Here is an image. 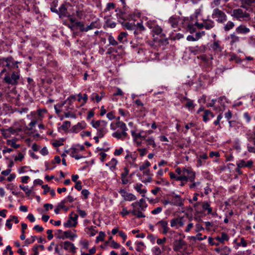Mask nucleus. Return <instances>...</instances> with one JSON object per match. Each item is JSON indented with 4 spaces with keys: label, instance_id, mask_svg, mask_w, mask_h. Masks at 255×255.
<instances>
[{
    "label": "nucleus",
    "instance_id": "393cba45",
    "mask_svg": "<svg viewBox=\"0 0 255 255\" xmlns=\"http://www.w3.org/2000/svg\"><path fill=\"white\" fill-rule=\"evenodd\" d=\"M214 251L220 255H230L231 253V249L227 246L216 248Z\"/></svg>",
    "mask_w": 255,
    "mask_h": 255
},
{
    "label": "nucleus",
    "instance_id": "a18cd8bd",
    "mask_svg": "<svg viewBox=\"0 0 255 255\" xmlns=\"http://www.w3.org/2000/svg\"><path fill=\"white\" fill-rule=\"evenodd\" d=\"M235 26L234 23L232 21H228L223 26V29L225 31H229Z\"/></svg>",
    "mask_w": 255,
    "mask_h": 255
},
{
    "label": "nucleus",
    "instance_id": "09e8293b",
    "mask_svg": "<svg viewBox=\"0 0 255 255\" xmlns=\"http://www.w3.org/2000/svg\"><path fill=\"white\" fill-rule=\"evenodd\" d=\"M90 99L92 101L95 100L97 103H99L102 100L101 97L96 93H93L90 96Z\"/></svg>",
    "mask_w": 255,
    "mask_h": 255
},
{
    "label": "nucleus",
    "instance_id": "72a5a7b5",
    "mask_svg": "<svg viewBox=\"0 0 255 255\" xmlns=\"http://www.w3.org/2000/svg\"><path fill=\"white\" fill-rule=\"evenodd\" d=\"M134 189L140 194H142L143 196L146 193L145 188H143V185L141 183H137L134 185Z\"/></svg>",
    "mask_w": 255,
    "mask_h": 255
},
{
    "label": "nucleus",
    "instance_id": "338daca9",
    "mask_svg": "<svg viewBox=\"0 0 255 255\" xmlns=\"http://www.w3.org/2000/svg\"><path fill=\"white\" fill-rule=\"evenodd\" d=\"M158 179L159 180L156 181V183L157 184H161L163 185H168L169 184V183L163 178H160L159 177Z\"/></svg>",
    "mask_w": 255,
    "mask_h": 255
},
{
    "label": "nucleus",
    "instance_id": "aec40b11",
    "mask_svg": "<svg viewBox=\"0 0 255 255\" xmlns=\"http://www.w3.org/2000/svg\"><path fill=\"white\" fill-rule=\"evenodd\" d=\"M185 221L183 217L173 218L170 221L171 227H175L176 229L183 227Z\"/></svg>",
    "mask_w": 255,
    "mask_h": 255
},
{
    "label": "nucleus",
    "instance_id": "39448f33",
    "mask_svg": "<svg viewBox=\"0 0 255 255\" xmlns=\"http://www.w3.org/2000/svg\"><path fill=\"white\" fill-rule=\"evenodd\" d=\"M72 22V25L76 28H78L81 32H87L94 28H98L99 23L97 21H93L90 24L87 26H85L83 22L80 21L78 20H73L71 19Z\"/></svg>",
    "mask_w": 255,
    "mask_h": 255
},
{
    "label": "nucleus",
    "instance_id": "680f3d73",
    "mask_svg": "<svg viewBox=\"0 0 255 255\" xmlns=\"http://www.w3.org/2000/svg\"><path fill=\"white\" fill-rule=\"evenodd\" d=\"M211 192H212L211 189L208 186H207L206 187H205L204 188V192H201L200 193V196H201V197H203L205 195H208Z\"/></svg>",
    "mask_w": 255,
    "mask_h": 255
},
{
    "label": "nucleus",
    "instance_id": "a19ab883",
    "mask_svg": "<svg viewBox=\"0 0 255 255\" xmlns=\"http://www.w3.org/2000/svg\"><path fill=\"white\" fill-rule=\"evenodd\" d=\"M128 34L126 32H121L118 36V41L122 43L127 41V36Z\"/></svg>",
    "mask_w": 255,
    "mask_h": 255
},
{
    "label": "nucleus",
    "instance_id": "4c0bfd02",
    "mask_svg": "<svg viewBox=\"0 0 255 255\" xmlns=\"http://www.w3.org/2000/svg\"><path fill=\"white\" fill-rule=\"evenodd\" d=\"M17 139L15 138L11 139H7L6 140V144L12 147L13 148L16 149L20 147V145L16 144Z\"/></svg>",
    "mask_w": 255,
    "mask_h": 255
},
{
    "label": "nucleus",
    "instance_id": "6e6552de",
    "mask_svg": "<svg viewBox=\"0 0 255 255\" xmlns=\"http://www.w3.org/2000/svg\"><path fill=\"white\" fill-rule=\"evenodd\" d=\"M54 237L57 244L55 251L58 254L62 253L63 252L62 240L64 239V231L62 230H57L55 232Z\"/></svg>",
    "mask_w": 255,
    "mask_h": 255
},
{
    "label": "nucleus",
    "instance_id": "ea45409f",
    "mask_svg": "<svg viewBox=\"0 0 255 255\" xmlns=\"http://www.w3.org/2000/svg\"><path fill=\"white\" fill-rule=\"evenodd\" d=\"M75 231H72L68 230L65 231V238H68L70 240L73 241L77 237V235L75 233Z\"/></svg>",
    "mask_w": 255,
    "mask_h": 255
},
{
    "label": "nucleus",
    "instance_id": "473e14b6",
    "mask_svg": "<svg viewBox=\"0 0 255 255\" xmlns=\"http://www.w3.org/2000/svg\"><path fill=\"white\" fill-rule=\"evenodd\" d=\"M203 22V26L207 30L211 29L215 26V22L211 19H204Z\"/></svg>",
    "mask_w": 255,
    "mask_h": 255
},
{
    "label": "nucleus",
    "instance_id": "bf43d9fd",
    "mask_svg": "<svg viewBox=\"0 0 255 255\" xmlns=\"http://www.w3.org/2000/svg\"><path fill=\"white\" fill-rule=\"evenodd\" d=\"M99 158L102 162H104L106 160L108 154L105 152H100L98 154Z\"/></svg>",
    "mask_w": 255,
    "mask_h": 255
},
{
    "label": "nucleus",
    "instance_id": "603ef678",
    "mask_svg": "<svg viewBox=\"0 0 255 255\" xmlns=\"http://www.w3.org/2000/svg\"><path fill=\"white\" fill-rule=\"evenodd\" d=\"M143 174L147 176V179L144 181V182H150L152 180L151 174L149 169H146L143 171Z\"/></svg>",
    "mask_w": 255,
    "mask_h": 255
},
{
    "label": "nucleus",
    "instance_id": "6ab92c4d",
    "mask_svg": "<svg viewBox=\"0 0 255 255\" xmlns=\"http://www.w3.org/2000/svg\"><path fill=\"white\" fill-rule=\"evenodd\" d=\"M110 128L112 130H116L117 128H120L122 130L128 131V128L125 123L121 121H116L112 122L110 125Z\"/></svg>",
    "mask_w": 255,
    "mask_h": 255
},
{
    "label": "nucleus",
    "instance_id": "f704fd0d",
    "mask_svg": "<svg viewBox=\"0 0 255 255\" xmlns=\"http://www.w3.org/2000/svg\"><path fill=\"white\" fill-rule=\"evenodd\" d=\"M76 98L78 101L81 103L82 105H84L87 103L88 100V96L86 94L82 95V94L79 93L76 96Z\"/></svg>",
    "mask_w": 255,
    "mask_h": 255
},
{
    "label": "nucleus",
    "instance_id": "e433bc0d",
    "mask_svg": "<svg viewBox=\"0 0 255 255\" xmlns=\"http://www.w3.org/2000/svg\"><path fill=\"white\" fill-rule=\"evenodd\" d=\"M65 250L69 251L73 253H76V248L74 244L69 242L65 241Z\"/></svg>",
    "mask_w": 255,
    "mask_h": 255
},
{
    "label": "nucleus",
    "instance_id": "864d4df0",
    "mask_svg": "<svg viewBox=\"0 0 255 255\" xmlns=\"http://www.w3.org/2000/svg\"><path fill=\"white\" fill-rule=\"evenodd\" d=\"M122 210L120 212V214L123 217H125L128 215L129 213H131V211L127 210V207L124 206H122Z\"/></svg>",
    "mask_w": 255,
    "mask_h": 255
},
{
    "label": "nucleus",
    "instance_id": "0eeeda50",
    "mask_svg": "<svg viewBox=\"0 0 255 255\" xmlns=\"http://www.w3.org/2000/svg\"><path fill=\"white\" fill-rule=\"evenodd\" d=\"M212 17L219 23H224L227 20V15L225 12L219 8L213 10Z\"/></svg>",
    "mask_w": 255,
    "mask_h": 255
},
{
    "label": "nucleus",
    "instance_id": "a878e982",
    "mask_svg": "<svg viewBox=\"0 0 255 255\" xmlns=\"http://www.w3.org/2000/svg\"><path fill=\"white\" fill-rule=\"evenodd\" d=\"M201 204L203 210L206 212L208 215H213V208L211 207L210 202L204 201L198 203L196 204Z\"/></svg>",
    "mask_w": 255,
    "mask_h": 255
},
{
    "label": "nucleus",
    "instance_id": "7c9ffc66",
    "mask_svg": "<svg viewBox=\"0 0 255 255\" xmlns=\"http://www.w3.org/2000/svg\"><path fill=\"white\" fill-rule=\"evenodd\" d=\"M228 39H229L230 44L232 46H236L237 44L240 41V37L235 33L231 34Z\"/></svg>",
    "mask_w": 255,
    "mask_h": 255
},
{
    "label": "nucleus",
    "instance_id": "8fccbe9b",
    "mask_svg": "<svg viewBox=\"0 0 255 255\" xmlns=\"http://www.w3.org/2000/svg\"><path fill=\"white\" fill-rule=\"evenodd\" d=\"M77 100L76 95H71L70 96L66 101H65V104L69 105L71 106L72 104L76 101Z\"/></svg>",
    "mask_w": 255,
    "mask_h": 255
},
{
    "label": "nucleus",
    "instance_id": "4be33fe9",
    "mask_svg": "<svg viewBox=\"0 0 255 255\" xmlns=\"http://www.w3.org/2000/svg\"><path fill=\"white\" fill-rule=\"evenodd\" d=\"M130 132L133 141L136 143L137 145H141V141H140V139L141 137V133H144L145 131L143 130H140L139 132H137L135 130H132Z\"/></svg>",
    "mask_w": 255,
    "mask_h": 255
},
{
    "label": "nucleus",
    "instance_id": "0e129e2a",
    "mask_svg": "<svg viewBox=\"0 0 255 255\" xmlns=\"http://www.w3.org/2000/svg\"><path fill=\"white\" fill-rule=\"evenodd\" d=\"M115 8V4L113 2H109L107 4L106 7L105 9V11H109L113 10Z\"/></svg>",
    "mask_w": 255,
    "mask_h": 255
},
{
    "label": "nucleus",
    "instance_id": "f257e3e1",
    "mask_svg": "<svg viewBox=\"0 0 255 255\" xmlns=\"http://www.w3.org/2000/svg\"><path fill=\"white\" fill-rule=\"evenodd\" d=\"M171 179L193 182L195 180L196 173L191 167H177L175 169V173L170 172L169 173Z\"/></svg>",
    "mask_w": 255,
    "mask_h": 255
},
{
    "label": "nucleus",
    "instance_id": "7ed1b4c3",
    "mask_svg": "<svg viewBox=\"0 0 255 255\" xmlns=\"http://www.w3.org/2000/svg\"><path fill=\"white\" fill-rule=\"evenodd\" d=\"M131 206L132 208L131 211V214L132 215L137 218L145 217V215L142 212L145 211L147 205L144 199H140L139 201L132 203Z\"/></svg>",
    "mask_w": 255,
    "mask_h": 255
},
{
    "label": "nucleus",
    "instance_id": "423d86ee",
    "mask_svg": "<svg viewBox=\"0 0 255 255\" xmlns=\"http://www.w3.org/2000/svg\"><path fill=\"white\" fill-rule=\"evenodd\" d=\"M173 249L174 251L183 255L189 254L187 251V245L182 239L176 240L173 244Z\"/></svg>",
    "mask_w": 255,
    "mask_h": 255
},
{
    "label": "nucleus",
    "instance_id": "b1692460",
    "mask_svg": "<svg viewBox=\"0 0 255 255\" xmlns=\"http://www.w3.org/2000/svg\"><path fill=\"white\" fill-rule=\"evenodd\" d=\"M119 161L116 158H112L110 161L107 162L105 165L108 167L112 172H115L117 169V165Z\"/></svg>",
    "mask_w": 255,
    "mask_h": 255
},
{
    "label": "nucleus",
    "instance_id": "3c124183",
    "mask_svg": "<svg viewBox=\"0 0 255 255\" xmlns=\"http://www.w3.org/2000/svg\"><path fill=\"white\" fill-rule=\"evenodd\" d=\"M86 126V124L85 122L79 123L74 127V130L77 132L80 129L84 128Z\"/></svg>",
    "mask_w": 255,
    "mask_h": 255
},
{
    "label": "nucleus",
    "instance_id": "ddd939ff",
    "mask_svg": "<svg viewBox=\"0 0 255 255\" xmlns=\"http://www.w3.org/2000/svg\"><path fill=\"white\" fill-rule=\"evenodd\" d=\"M146 26L150 29L153 34L158 35L160 37H165V34L162 32V29L160 26L157 25L155 22L150 20L146 23Z\"/></svg>",
    "mask_w": 255,
    "mask_h": 255
},
{
    "label": "nucleus",
    "instance_id": "f03ea898",
    "mask_svg": "<svg viewBox=\"0 0 255 255\" xmlns=\"http://www.w3.org/2000/svg\"><path fill=\"white\" fill-rule=\"evenodd\" d=\"M140 12L135 11L133 13L129 15V18L133 20V21H125L123 23V26L127 29L134 30L133 33L135 36H137L139 33L143 32L145 30V27L143 25L142 22H137L136 24L134 23L136 18L140 17Z\"/></svg>",
    "mask_w": 255,
    "mask_h": 255
},
{
    "label": "nucleus",
    "instance_id": "cd10ccee",
    "mask_svg": "<svg viewBox=\"0 0 255 255\" xmlns=\"http://www.w3.org/2000/svg\"><path fill=\"white\" fill-rule=\"evenodd\" d=\"M128 136L127 131L122 130V131H116L112 133V136L117 139L124 140Z\"/></svg>",
    "mask_w": 255,
    "mask_h": 255
},
{
    "label": "nucleus",
    "instance_id": "5fc2aeb1",
    "mask_svg": "<svg viewBox=\"0 0 255 255\" xmlns=\"http://www.w3.org/2000/svg\"><path fill=\"white\" fill-rule=\"evenodd\" d=\"M1 134L4 138H9L11 136V134L8 128L7 129H1L0 130Z\"/></svg>",
    "mask_w": 255,
    "mask_h": 255
},
{
    "label": "nucleus",
    "instance_id": "58836bf2",
    "mask_svg": "<svg viewBox=\"0 0 255 255\" xmlns=\"http://www.w3.org/2000/svg\"><path fill=\"white\" fill-rule=\"evenodd\" d=\"M171 205H176L181 206L183 205L182 200L179 196H175L173 198L171 199Z\"/></svg>",
    "mask_w": 255,
    "mask_h": 255
},
{
    "label": "nucleus",
    "instance_id": "f3484780",
    "mask_svg": "<svg viewBox=\"0 0 255 255\" xmlns=\"http://www.w3.org/2000/svg\"><path fill=\"white\" fill-rule=\"evenodd\" d=\"M207 46L209 50L215 53L221 52L223 49L221 45V42L219 40H215L212 43H208Z\"/></svg>",
    "mask_w": 255,
    "mask_h": 255
},
{
    "label": "nucleus",
    "instance_id": "c9c22d12",
    "mask_svg": "<svg viewBox=\"0 0 255 255\" xmlns=\"http://www.w3.org/2000/svg\"><path fill=\"white\" fill-rule=\"evenodd\" d=\"M236 31L239 34H246L250 32V29L245 25H241L236 28Z\"/></svg>",
    "mask_w": 255,
    "mask_h": 255
},
{
    "label": "nucleus",
    "instance_id": "dca6fc26",
    "mask_svg": "<svg viewBox=\"0 0 255 255\" xmlns=\"http://www.w3.org/2000/svg\"><path fill=\"white\" fill-rule=\"evenodd\" d=\"M118 192L125 201L131 202L136 199V197L134 194L127 192L124 189H120Z\"/></svg>",
    "mask_w": 255,
    "mask_h": 255
},
{
    "label": "nucleus",
    "instance_id": "2f4dec72",
    "mask_svg": "<svg viewBox=\"0 0 255 255\" xmlns=\"http://www.w3.org/2000/svg\"><path fill=\"white\" fill-rule=\"evenodd\" d=\"M51 10L52 12L58 13L59 17L62 18L64 16V3L60 5V6L59 7V10L56 8V6H54L51 7Z\"/></svg>",
    "mask_w": 255,
    "mask_h": 255
},
{
    "label": "nucleus",
    "instance_id": "13d9d810",
    "mask_svg": "<svg viewBox=\"0 0 255 255\" xmlns=\"http://www.w3.org/2000/svg\"><path fill=\"white\" fill-rule=\"evenodd\" d=\"M152 253L154 255H161L162 251L159 247L155 246L152 249Z\"/></svg>",
    "mask_w": 255,
    "mask_h": 255
},
{
    "label": "nucleus",
    "instance_id": "c756f323",
    "mask_svg": "<svg viewBox=\"0 0 255 255\" xmlns=\"http://www.w3.org/2000/svg\"><path fill=\"white\" fill-rule=\"evenodd\" d=\"M183 103L184 101H186L185 107L188 109L189 111H192L195 107V104H194V101L186 97H183L181 100Z\"/></svg>",
    "mask_w": 255,
    "mask_h": 255
},
{
    "label": "nucleus",
    "instance_id": "6e6d98bb",
    "mask_svg": "<svg viewBox=\"0 0 255 255\" xmlns=\"http://www.w3.org/2000/svg\"><path fill=\"white\" fill-rule=\"evenodd\" d=\"M64 209V200L61 201V202L58 205L56 208L54 209V212L56 214H58L60 211Z\"/></svg>",
    "mask_w": 255,
    "mask_h": 255
},
{
    "label": "nucleus",
    "instance_id": "412c9836",
    "mask_svg": "<svg viewBox=\"0 0 255 255\" xmlns=\"http://www.w3.org/2000/svg\"><path fill=\"white\" fill-rule=\"evenodd\" d=\"M254 162L252 160L246 161L244 159H240L237 161L236 165L239 168H251L253 167Z\"/></svg>",
    "mask_w": 255,
    "mask_h": 255
},
{
    "label": "nucleus",
    "instance_id": "4d7b16f0",
    "mask_svg": "<svg viewBox=\"0 0 255 255\" xmlns=\"http://www.w3.org/2000/svg\"><path fill=\"white\" fill-rule=\"evenodd\" d=\"M89 2L93 6H95L97 7H99L101 6V0H89Z\"/></svg>",
    "mask_w": 255,
    "mask_h": 255
},
{
    "label": "nucleus",
    "instance_id": "49530a36",
    "mask_svg": "<svg viewBox=\"0 0 255 255\" xmlns=\"http://www.w3.org/2000/svg\"><path fill=\"white\" fill-rule=\"evenodd\" d=\"M136 251L138 252H142L144 249V244L142 242L136 243Z\"/></svg>",
    "mask_w": 255,
    "mask_h": 255
},
{
    "label": "nucleus",
    "instance_id": "1a4fd4ad",
    "mask_svg": "<svg viewBox=\"0 0 255 255\" xmlns=\"http://www.w3.org/2000/svg\"><path fill=\"white\" fill-rule=\"evenodd\" d=\"M85 149V147L83 145H76L71 147L68 152L70 155L75 158L76 159L78 160L84 157L81 152L83 151Z\"/></svg>",
    "mask_w": 255,
    "mask_h": 255
},
{
    "label": "nucleus",
    "instance_id": "5701e85b",
    "mask_svg": "<svg viewBox=\"0 0 255 255\" xmlns=\"http://www.w3.org/2000/svg\"><path fill=\"white\" fill-rule=\"evenodd\" d=\"M207 49V48L205 45L192 46L190 47L189 48L190 52L194 55L204 53L206 52Z\"/></svg>",
    "mask_w": 255,
    "mask_h": 255
},
{
    "label": "nucleus",
    "instance_id": "69168bd1",
    "mask_svg": "<svg viewBox=\"0 0 255 255\" xmlns=\"http://www.w3.org/2000/svg\"><path fill=\"white\" fill-rule=\"evenodd\" d=\"M105 236L106 234L104 232H100L99 235L96 237V242L103 241Z\"/></svg>",
    "mask_w": 255,
    "mask_h": 255
},
{
    "label": "nucleus",
    "instance_id": "9b49d317",
    "mask_svg": "<svg viewBox=\"0 0 255 255\" xmlns=\"http://www.w3.org/2000/svg\"><path fill=\"white\" fill-rule=\"evenodd\" d=\"M232 15L240 21L248 20L250 19L249 14L241 8L234 9Z\"/></svg>",
    "mask_w": 255,
    "mask_h": 255
},
{
    "label": "nucleus",
    "instance_id": "de8ad7c7",
    "mask_svg": "<svg viewBox=\"0 0 255 255\" xmlns=\"http://www.w3.org/2000/svg\"><path fill=\"white\" fill-rule=\"evenodd\" d=\"M151 165L150 163L148 160H145L143 162L141 165L139 166V169L140 171H144Z\"/></svg>",
    "mask_w": 255,
    "mask_h": 255
},
{
    "label": "nucleus",
    "instance_id": "2eb2a0df",
    "mask_svg": "<svg viewBox=\"0 0 255 255\" xmlns=\"http://www.w3.org/2000/svg\"><path fill=\"white\" fill-rule=\"evenodd\" d=\"M78 215L74 212H71L69 216L67 222L65 223V227H75L78 224Z\"/></svg>",
    "mask_w": 255,
    "mask_h": 255
},
{
    "label": "nucleus",
    "instance_id": "bb28decb",
    "mask_svg": "<svg viewBox=\"0 0 255 255\" xmlns=\"http://www.w3.org/2000/svg\"><path fill=\"white\" fill-rule=\"evenodd\" d=\"M180 20V17L178 15H174L171 16L168 21L172 27L177 28Z\"/></svg>",
    "mask_w": 255,
    "mask_h": 255
},
{
    "label": "nucleus",
    "instance_id": "052dcab7",
    "mask_svg": "<svg viewBox=\"0 0 255 255\" xmlns=\"http://www.w3.org/2000/svg\"><path fill=\"white\" fill-rule=\"evenodd\" d=\"M108 41L109 44L113 46H116L118 44V41L114 38V37L112 35H110L109 36Z\"/></svg>",
    "mask_w": 255,
    "mask_h": 255
},
{
    "label": "nucleus",
    "instance_id": "37998d69",
    "mask_svg": "<svg viewBox=\"0 0 255 255\" xmlns=\"http://www.w3.org/2000/svg\"><path fill=\"white\" fill-rule=\"evenodd\" d=\"M233 148L238 152L241 151V141L239 139H236L234 141Z\"/></svg>",
    "mask_w": 255,
    "mask_h": 255
},
{
    "label": "nucleus",
    "instance_id": "f8f14e48",
    "mask_svg": "<svg viewBox=\"0 0 255 255\" xmlns=\"http://www.w3.org/2000/svg\"><path fill=\"white\" fill-rule=\"evenodd\" d=\"M0 62L1 63H3V62H5V64L4 65V66L7 67L10 70H11L14 68L18 69V64L20 63L18 61H15L13 58L11 56L7 58H3L0 59Z\"/></svg>",
    "mask_w": 255,
    "mask_h": 255
},
{
    "label": "nucleus",
    "instance_id": "79ce46f5",
    "mask_svg": "<svg viewBox=\"0 0 255 255\" xmlns=\"http://www.w3.org/2000/svg\"><path fill=\"white\" fill-rule=\"evenodd\" d=\"M146 143V145L147 146H151L153 148H155L156 147V144L154 141V138L152 136H149L146 139L145 141Z\"/></svg>",
    "mask_w": 255,
    "mask_h": 255
},
{
    "label": "nucleus",
    "instance_id": "c85d7f7f",
    "mask_svg": "<svg viewBox=\"0 0 255 255\" xmlns=\"http://www.w3.org/2000/svg\"><path fill=\"white\" fill-rule=\"evenodd\" d=\"M215 239L220 244H224L226 242H228L229 240V237L227 233L222 232L221 235L216 237Z\"/></svg>",
    "mask_w": 255,
    "mask_h": 255
},
{
    "label": "nucleus",
    "instance_id": "c03bdc74",
    "mask_svg": "<svg viewBox=\"0 0 255 255\" xmlns=\"http://www.w3.org/2000/svg\"><path fill=\"white\" fill-rule=\"evenodd\" d=\"M96 227L93 226L87 227L86 228L87 234L90 235V236L91 237L94 236L98 233V231L96 230Z\"/></svg>",
    "mask_w": 255,
    "mask_h": 255
},
{
    "label": "nucleus",
    "instance_id": "9d476101",
    "mask_svg": "<svg viewBox=\"0 0 255 255\" xmlns=\"http://www.w3.org/2000/svg\"><path fill=\"white\" fill-rule=\"evenodd\" d=\"M20 78L19 71L13 72L12 74H7L4 77V82L10 85H15L18 83V80Z\"/></svg>",
    "mask_w": 255,
    "mask_h": 255
},
{
    "label": "nucleus",
    "instance_id": "774afa93",
    "mask_svg": "<svg viewBox=\"0 0 255 255\" xmlns=\"http://www.w3.org/2000/svg\"><path fill=\"white\" fill-rule=\"evenodd\" d=\"M12 126H13V127L19 132L22 131V126L19 122H15Z\"/></svg>",
    "mask_w": 255,
    "mask_h": 255
},
{
    "label": "nucleus",
    "instance_id": "20e7f679",
    "mask_svg": "<svg viewBox=\"0 0 255 255\" xmlns=\"http://www.w3.org/2000/svg\"><path fill=\"white\" fill-rule=\"evenodd\" d=\"M90 124L93 128L97 129V134L99 136H104L108 131L107 128L108 123L104 120H92Z\"/></svg>",
    "mask_w": 255,
    "mask_h": 255
},
{
    "label": "nucleus",
    "instance_id": "a211bd4d",
    "mask_svg": "<svg viewBox=\"0 0 255 255\" xmlns=\"http://www.w3.org/2000/svg\"><path fill=\"white\" fill-rule=\"evenodd\" d=\"M168 222L166 220H162L158 221L156 223V226H158L159 231L164 235L167 234L169 230V228L168 226Z\"/></svg>",
    "mask_w": 255,
    "mask_h": 255
},
{
    "label": "nucleus",
    "instance_id": "4468645a",
    "mask_svg": "<svg viewBox=\"0 0 255 255\" xmlns=\"http://www.w3.org/2000/svg\"><path fill=\"white\" fill-rule=\"evenodd\" d=\"M127 154L125 157L126 162L130 166V167H137V165L135 163V161L137 158V153L136 152H130L129 150H126Z\"/></svg>",
    "mask_w": 255,
    "mask_h": 255
},
{
    "label": "nucleus",
    "instance_id": "e2e57ef3",
    "mask_svg": "<svg viewBox=\"0 0 255 255\" xmlns=\"http://www.w3.org/2000/svg\"><path fill=\"white\" fill-rule=\"evenodd\" d=\"M215 240V238L212 237L208 238V243L211 246H219L220 243L218 241L216 242Z\"/></svg>",
    "mask_w": 255,
    "mask_h": 255
}]
</instances>
